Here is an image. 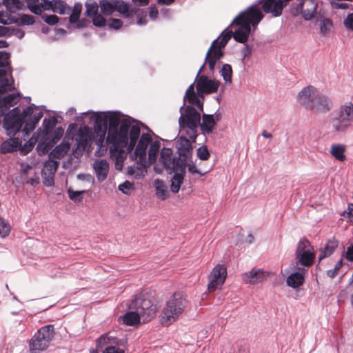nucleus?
Here are the masks:
<instances>
[{
	"mask_svg": "<svg viewBox=\"0 0 353 353\" xmlns=\"http://www.w3.org/2000/svg\"><path fill=\"white\" fill-rule=\"evenodd\" d=\"M143 123L120 111H112V160L115 168L121 170L127 154L134 161L126 168L129 176L135 179L143 178L147 168L154 164L159 153V141H152L149 133L141 134Z\"/></svg>",
	"mask_w": 353,
	"mask_h": 353,
	"instance_id": "1",
	"label": "nucleus"
},
{
	"mask_svg": "<svg viewBox=\"0 0 353 353\" xmlns=\"http://www.w3.org/2000/svg\"><path fill=\"white\" fill-rule=\"evenodd\" d=\"M84 123L90 125L92 128L88 125L81 127L77 137H75V148H73L72 154L74 157L78 159L85 151L88 143L94 141L99 146L102 147L105 134V141L108 145L110 143V111H107L105 114L102 112H84Z\"/></svg>",
	"mask_w": 353,
	"mask_h": 353,
	"instance_id": "2",
	"label": "nucleus"
},
{
	"mask_svg": "<svg viewBox=\"0 0 353 353\" xmlns=\"http://www.w3.org/2000/svg\"><path fill=\"white\" fill-rule=\"evenodd\" d=\"M263 17L261 9L256 4H252L241 12L219 37L221 39L228 37L227 43L232 37L237 42L245 43L251 32V26L256 27Z\"/></svg>",
	"mask_w": 353,
	"mask_h": 353,
	"instance_id": "3",
	"label": "nucleus"
},
{
	"mask_svg": "<svg viewBox=\"0 0 353 353\" xmlns=\"http://www.w3.org/2000/svg\"><path fill=\"white\" fill-rule=\"evenodd\" d=\"M297 101L305 109L315 114H327L334 108L332 97L319 92L312 85L303 88L297 95Z\"/></svg>",
	"mask_w": 353,
	"mask_h": 353,
	"instance_id": "4",
	"label": "nucleus"
},
{
	"mask_svg": "<svg viewBox=\"0 0 353 353\" xmlns=\"http://www.w3.org/2000/svg\"><path fill=\"white\" fill-rule=\"evenodd\" d=\"M180 117L179 118V125L180 130L192 140L196 141L198 137V128L201 121V112L194 107L187 105L186 103L179 109Z\"/></svg>",
	"mask_w": 353,
	"mask_h": 353,
	"instance_id": "5",
	"label": "nucleus"
},
{
	"mask_svg": "<svg viewBox=\"0 0 353 353\" xmlns=\"http://www.w3.org/2000/svg\"><path fill=\"white\" fill-rule=\"evenodd\" d=\"M34 104L26 107L23 112L19 107H15L8 112L3 120V127L8 135L14 137L21 132L26 124V119L34 112Z\"/></svg>",
	"mask_w": 353,
	"mask_h": 353,
	"instance_id": "6",
	"label": "nucleus"
},
{
	"mask_svg": "<svg viewBox=\"0 0 353 353\" xmlns=\"http://www.w3.org/2000/svg\"><path fill=\"white\" fill-rule=\"evenodd\" d=\"M188 301L183 292H174L166 301L161 314V323L168 326L174 323L187 306Z\"/></svg>",
	"mask_w": 353,
	"mask_h": 353,
	"instance_id": "7",
	"label": "nucleus"
},
{
	"mask_svg": "<svg viewBox=\"0 0 353 353\" xmlns=\"http://www.w3.org/2000/svg\"><path fill=\"white\" fill-rule=\"evenodd\" d=\"M176 157H173L172 150L170 148L163 147L160 152L159 162L168 172H173L174 174L171 179L170 190L176 194L178 193L181 185L184 181V172L176 170L175 159Z\"/></svg>",
	"mask_w": 353,
	"mask_h": 353,
	"instance_id": "8",
	"label": "nucleus"
},
{
	"mask_svg": "<svg viewBox=\"0 0 353 353\" xmlns=\"http://www.w3.org/2000/svg\"><path fill=\"white\" fill-rule=\"evenodd\" d=\"M353 123V103L347 102L341 105L339 110L332 114L330 123L332 131L337 134L345 133Z\"/></svg>",
	"mask_w": 353,
	"mask_h": 353,
	"instance_id": "9",
	"label": "nucleus"
},
{
	"mask_svg": "<svg viewBox=\"0 0 353 353\" xmlns=\"http://www.w3.org/2000/svg\"><path fill=\"white\" fill-rule=\"evenodd\" d=\"M353 123V103L347 102L341 105L339 110L332 114L330 123L332 131L337 134L345 133Z\"/></svg>",
	"mask_w": 353,
	"mask_h": 353,
	"instance_id": "10",
	"label": "nucleus"
},
{
	"mask_svg": "<svg viewBox=\"0 0 353 353\" xmlns=\"http://www.w3.org/2000/svg\"><path fill=\"white\" fill-rule=\"evenodd\" d=\"M54 335V330L52 325H47L39 329L29 342L31 353H40L46 350Z\"/></svg>",
	"mask_w": 353,
	"mask_h": 353,
	"instance_id": "11",
	"label": "nucleus"
},
{
	"mask_svg": "<svg viewBox=\"0 0 353 353\" xmlns=\"http://www.w3.org/2000/svg\"><path fill=\"white\" fill-rule=\"evenodd\" d=\"M192 140L181 135L176 141V148L178 156L175 159V168L176 170L184 172L185 175L187 161L192 155Z\"/></svg>",
	"mask_w": 353,
	"mask_h": 353,
	"instance_id": "12",
	"label": "nucleus"
},
{
	"mask_svg": "<svg viewBox=\"0 0 353 353\" xmlns=\"http://www.w3.org/2000/svg\"><path fill=\"white\" fill-rule=\"evenodd\" d=\"M128 308L137 310L141 314L143 321H150L157 312V307L152 301L142 295L132 296Z\"/></svg>",
	"mask_w": 353,
	"mask_h": 353,
	"instance_id": "13",
	"label": "nucleus"
},
{
	"mask_svg": "<svg viewBox=\"0 0 353 353\" xmlns=\"http://www.w3.org/2000/svg\"><path fill=\"white\" fill-rule=\"evenodd\" d=\"M296 265L299 270H301L300 266L310 267L314 261L315 254L313 252V248L310 241L302 238L297 243L296 252Z\"/></svg>",
	"mask_w": 353,
	"mask_h": 353,
	"instance_id": "14",
	"label": "nucleus"
},
{
	"mask_svg": "<svg viewBox=\"0 0 353 353\" xmlns=\"http://www.w3.org/2000/svg\"><path fill=\"white\" fill-rule=\"evenodd\" d=\"M228 37L223 38L219 41V37L214 40L208 49L205 58V63H208L209 69L211 72H214L215 65L224 55L223 49L227 45V40Z\"/></svg>",
	"mask_w": 353,
	"mask_h": 353,
	"instance_id": "15",
	"label": "nucleus"
},
{
	"mask_svg": "<svg viewBox=\"0 0 353 353\" xmlns=\"http://www.w3.org/2000/svg\"><path fill=\"white\" fill-rule=\"evenodd\" d=\"M297 4L291 6V13L294 17L301 14L305 20H310L314 17L316 10L317 3L316 0H296Z\"/></svg>",
	"mask_w": 353,
	"mask_h": 353,
	"instance_id": "16",
	"label": "nucleus"
},
{
	"mask_svg": "<svg viewBox=\"0 0 353 353\" xmlns=\"http://www.w3.org/2000/svg\"><path fill=\"white\" fill-rule=\"evenodd\" d=\"M227 276V269L224 265H216L209 275V283L208 290L212 292L221 289Z\"/></svg>",
	"mask_w": 353,
	"mask_h": 353,
	"instance_id": "17",
	"label": "nucleus"
},
{
	"mask_svg": "<svg viewBox=\"0 0 353 353\" xmlns=\"http://www.w3.org/2000/svg\"><path fill=\"white\" fill-rule=\"evenodd\" d=\"M220 83L215 79H210L205 75H201L196 80V91H202L206 94L216 92Z\"/></svg>",
	"mask_w": 353,
	"mask_h": 353,
	"instance_id": "18",
	"label": "nucleus"
},
{
	"mask_svg": "<svg viewBox=\"0 0 353 353\" xmlns=\"http://www.w3.org/2000/svg\"><path fill=\"white\" fill-rule=\"evenodd\" d=\"M262 2V8L265 13H272L274 17L282 14L285 3L281 0H257L255 4L257 6Z\"/></svg>",
	"mask_w": 353,
	"mask_h": 353,
	"instance_id": "19",
	"label": "nucleus"
},
{
	"mask_svg": "<svg viewBox=\"0 0 353 353\" xmlns=\"http://www.w3.org/2000/svg\"><path fill=\"white\" fill-rule=\"evenodd\" d=\"M43 115V112L40 111L34 114L33 116L32 114L31 116L27 117L26 124L22 130V137H21V139H23L24 141L26 140L29 137L30 133L34 130L37 124L42 118Z\"/></svg>",
	"mask_w": 353,
	"mask_h": 353,
	"instance_id": "20",
	"label": "nucleus"
},
{
	"mask_svg": "<svg viewBox=\"0 0 353 353\" xmlns=\"http://www.w3.org/2000/svg\"><path fill=\"white\" fill-rule=\"evenodd\" d=\"M114 10L123 14L124 18L130 20V23L134 21V15L136 14L135 10H130L128 3L123 1L112 0V13Z\"/></svg>",
	"mask_w": 353,
	"mask_h": 353,
	"instance_id": "21",
	"label": "nucleus"
},
{
	"mask_svg": "<svg viewBox=\"0 0 353 353\" xmlns=\"http://www.w3.org/2000/svg\"><path fill=\"white\" fill-rule=\"evenodd\" d=\"M266 276L265 272L262 270L258 269L255 270L253 269L243 275V280L248 284H256L262 282Z\"/></svg>",
	"mask_w": 353,
	"mask_h": 353,
	"instance_id": "22",
	"label": "nucleus"
},
{
	"mask_svg": "<svg viewBox=\"0 0 353 353\" xmlns=\"http://www.w3.org/2000/svg\"><path fill=\"white\" fill-rule=\"evenodd\" d=\"M199 128L203 135L210 134L213 132L216 124L212 114L203 113L201 116Z\"/></svg>",
	"mask_w": 353,
	"mask_h": 353,
	"instance_id": "23",
	"label": "nucleus"
},
{
	"mask_svg": "<svg viewBox=\"0 0 353 353\" xmlns=\"http://www.w3.org/2000/svg\"><path fill=\"white\" fill-rule=\"evenodd\" d=\"M22 141L19 137H11L4 141L0 145V152L6 154L17 151L21 147Z\"/></svg>",
	"mask_w": 353,
	"mask_h": 353,
	"instance_id": "24",
	"label": "nucleus"
},
{
	"mask_svg": "<svg viewBox=\"0 0 353 353\" xmlns=\"http://www.w3.org/2000/svg\"><path fill=\"white\" fill-rule=\"evenodd\" d=\"M97 180L103 181L106 178L109 170V164L105 160L96 161L93 164Z\"/></svg>",
	"mask_w": 353,
	"mask_h": 353,
	"instance_id": "25",
	"label": "nucleus"
},
{
	"mask_svg": "<svg viewBox=\"0 0 353 353\" xmlns=\"http://www.w3.org/2000/svg\"><path fill=\"white\" fill-rule=\"evenodd\" d=\"M70 148V144L68 142L63 141L52 150L48 157L59 161L67 154Z\"/></svg>",
	"mask_w": 353,
	"mask_h": 353,
	"instance_id": "26",
	"label": "nucleus"
},
{
	"mask_svg": "<svg viewBox=\"0 0 353 353\" xmlns=\"http://www.w3.org/2000/svg\"><path fill=\"white\" fill-rule=\"evenodd\" d=\"M54 141L50 139V136H42V138L37 143L36 150L39 155H43L48 152V151L54 146Z\"/></svg>",
	"mask_w": 353,
	"mask_h": 353,
	"instance_id": "27",
	"label": "nucleus"
},
{
	"mask_svg": "<svg viewBox=\"0 0 353 353\" xmlns=\"http://www.w3.org/2000/svg\"><path fill=\"white\" fill-rule=\"evenodd\" d=\"M82 10V4L79 2L74 3L73 8L71 10L72 13L69 17V21L70 23H76L79 22L77 26L81 28L84 26L85 20L82 19L79 21V17Z\"/></svg>",
	"mask_w": 353,
	"mask_h": 353,
	"instance_id": "28",
	"label": "nucleus"
},
{
	"mask_svg": "<svg viewBox=\"0 0 353 353\" xmlns=\"http://www.w3.org/2000/svg\"><path fill=\"white\" fill-rule=\"evenodd\" d=\"M131 310L124 314L123 321L127 325L136 326L140 323L141 317L142 316L137 310Z\"/></svg>",
	"mask_w": 353,
	"mask_h": 353,
	"instance_id": "29",
	"label": "nucleus"
},
{
	"mask_svg": "<svg viewBox=\"0 0 353 353\" xmlns=\"http://www.w3.org/2000/svg\"><path fill=\"white\" fill-rule=\"evenodd\" d=\"M287 285L292 288H296L302 285L304 282V276L302 272H295L290 274L286 280Z\"/></svg>",
	"mask_w": 353,
	"mask_h": 353,
	"instance_id": "30",
	"label": "nucleus"
},
{
	"mask_svg": "<svg viewBox=\"0 0 353 353\" xmlns=\"http://www.w3.org/2000/svg\"><path fill=\"white\" fill-rule=\"evenodd\" d=\"M339 242L335 239H330L325 244L323 249L320 250L319 256V260L321 261L323 259L330 256L338 247Z\"/></svg>",
	"mask_w": 353,
	"mask_h": 353,
	"instance_id": "31",
	"label": "nucleus"
},
{
	"mask_svg": "<svg viewBox=\"0 0 353 353\" xmlns=\"http://www.w3.org/2000/svg\"><path fill=\"white\" fill-rule=\"evenodd\" d=\"M19 101V94L12 93L0 99V106L6 112L10 107L14 105Z\"/></svg>",
	"mask_w": 353,
	"mask_h": 353,
	"instance_id": "32",
	"label": "nucleus"
},
{
	"mask_svg": "<svg viewBox=\"0 0 353 353\" xmlns=\"http://www.w3.org/2000/svg\"><path fill=\"white\" fill-rule=\"evenodd\" d=\"M330 154L338 161H344L346 159L345 155V147L341 144H332L330 148Z\"/></svg>",
	"mask_w": 353,
	"mask_h": 353,
	"instance_id": "33",
	"label": "nucleus"
},
{
	"mask_svg": "<svg viewBox=\"0 0 353 353\" xmlns=\"http://www.w3.org/2000/svg\"><path fill=\"white\" fill-rule=\"evenodd\" d=\"M57 123V119L54 116L49 117L48 118H45L43 121V135L45 137H48L50 134H52L53 129Z\"/></svg>",
	"mask_w": 353,
	"mask_h": 353,
	"instance_id": "34",
	"label": "nucleus"
},
{
	"mask_svg": "<svg viewBox=\"0 0 353 353\" xmlns=\"http://www.w3.org/2000/svg\"><path fill=\"white\" fill-rule=\"evenodd\" d=\"M59 166V161L55 160L52 158H50V157H48V159L46 160L44 163V166L42 170V174H46V172L47 174H51L54 175L57 171Z\"/></svg>",
	"mask_w": 353,
	"mask_h": 353,
	"instance_id": "35",
	"label": "nucleus"
},
{
	"mask_svg": "<svg viewBox=\"0 0 353 353\" xmlns=\"http://www.w3.org/2000/svg\"><path fill=\"white\" fill-rule=\"evenodd\" d=\"M71 7L63 0H54L51 10L59 14H64L71 12Z\"/></svg>",
	"mask_w": 353,
	"mask_h": 353,
	"instance_id": "36",
	"label": "nucleus"
},
{
	"mask_svg": "<svg viewBox=\"0 0 353 353\" xmlns=\"http://www.w3.org/2000/svg\"><path fill=\"white\" fill-rule=\"evenodd\" d=\"M127 340L112 337V353H125Z\"/></svg>",
	"mask_w": 353,
	"mask_h": 353,
	"instance_id": "37",
	"label": "nucleus"
},
{
	"mask_svg": "<svg viewBox=\"0 0 353 353\" xmlns=\"http://www.w3.org/2000/svg\"><path fill=\"white\" fill-rule=\"evenodd\" d=\"M154 185L157 196L162 201L165 200L167 197V189L164 182L162 180L157 179L154 181Z\"/></svg>",
	"mask_w": 353,
	"mask_h": 353,
	"instance_id": "38",
	"label": "nucleus"
},
{
	"mask_svg": "<svg viewBox=\"0 0 353 353\" xmlns=\"http://www.w3.org/2000/svg\"><path fill=\"white\" fill-rule=\"evenodd\" d=\"M85 6L86 16L92 17L98 14L99 4L94 0H87Z\"/></svg>",
	"mask_w": 353,
	"mask_h": 353,
	"instance_id": "39",
	"label": "nucleus"
},
{
	"mask_svg": "<svg viewBox=\"0 0 353 353\" xmlns=\"http://www.w3.org/2000/svg\"><path fill=\"white\" fill-rule=\"evenodd\" d=\"M190 103L189 105L194 107L197 110L203 112V103L199 99V96L196 93L190 95L188 99H186V102Z\"/></svg>",
	"mask_w": 353,
	"mask_h": 353,
	"instance_id": "40",
	"label": "nucleus"
},
{
	"mask_svg": "<svg viewBox=\"0 0 353 353\" xmlns=\"http://www.w3.org/2000/svg\"><path fill=\"white\" fill-rule=\"evenodd\" d=\"M220 73L225 83H230L232 82V69L230 64H223L220 70Z\"/></svg>",
	"mask_w": 353,
	"mask_h": 353,
	"instance_id": "41",
	"label": "nucleus"
},
{
	"mask_svg": "<svg viewBox=\"0 0 353 353\" xmlns=\"http://www.w3.org/2000/svg\"><path fill=\"white\" fill-rule=\"evenodd\" d=\"M3 3L6 9L10 12H15L22 8V3L20 0H3Z\"/></svg>",
	"mask_w": 353,
	"mask_h": 353,
	"instance_id": "42",
	"label": "nucleus"
},
{
	"mask_svg": "<svg viewBox=\"0 0 353 353\" xmlns=\"http://www.w3.org/2000/svg\"><path fill=\"white\" fill-rule=\"evenodd\" d=\"M110 343V336H109V333H106L103 334L97 341L96 348L100 350V351H103L105 347L110 346L109 344Z\"/></svg>",
	"mask_w": 353,
	"mask_h": 353,
	"instance_id": "43",
	"label": "nucleus"
},
{
	"mask_svg": "<svg viewBox=\"0 0 353 353\" xmlns=\"http://www.w3.org/2000/svg\"><path fill=\"white\" fill-rule=\"evenodd\" d=\"M28 8L34 14L41 15V10L39 6V0H25Z\"/></svg>",
	"mask_w": 353,
	"mask_h": 353,
	"instance_id": "44",
	"label": "nucleus"
},
{
	"mask_svg": "<svg viewBox=\"0 0 353 353\" xmlns=\"http://www.w3.org/2000/svg\"><path fill=\"white\" fill-rule=\"evenodd\" d=\"M196 155L199 159L202 161H206L209 159L210 157V152L206 145H202L197 148Z\"/></svg>",
	"mask_w": 353,
	"mask_h": 353,
	"instance_id": "45",
	"label": "nucleus"
},
{
	"mask_svg": "<svg viewBox=\"0 0 353 353\" xmlns=\"http://www.w3.org/2000/svg\"><path fill=\"white\" fill-rule=\"evenodd\" d=\"M84 191H74L72 189L68 190V197L74 202H81L83 199Z\"/></svg>",
	"mask_w": 353,
	"mask_h": 353,
	"instance_id": "46",
	"label": "nucleus"
},
{
	"mask_svg": "<svg viewBox=\"0 0 353 353\" xmlns=\"http://www.w3.org/2000/svg\"><path fill=\"white\" fill-rule=\"evenodd\" d=\"M118 189L123 194L129 195L130 194L131 192L134 190V184L130 182L129 181L126 180L119 185Z\"/></svg>",
	"mask_w": 353,
	"mask_h": 353,
	"instance_id": "47",
	"label": "nucleus"
},
{
	"mask_svg": "<svg viewBox=\"0 0 353 353\" xmlns=\"http://www.w3.org/2000/svg\"><path fill=\"white\" fill-rule=\"evenodd\" d=\"M10 232V227L4 219L0 217V235L5 237L8 235Z\"/></svg>",
	"mask_w": 353,
	"mask_h": 353,
	"instance_id": "48",
	"label": "nucleus"
},
{
	"mask_svg": "<svg viewBox=\"0 0 353 353\" xmlns=\"http://www.w3.org/2000/svg\"><path fill=\"white\" fill-rule=\"evenodd\" d=\"M41 19L48 25L53 26L59 22V18L54 14L48 15L44 14L41 15Z\"/></svg>",
	"mask_w": 353,
	"mask_h": 353,
	"instance_id": "49",
	"label": "nucleus"
},
{
	"mask_svg": "<svg viewBox=\"0 0 353 353\" xmlns=\"http://www.w3.org/2000/svg\"><path fill=\"white\" fill-rule=\"evenodd\" d=\"M99 6L101 12L105 15H110V1L108 0H101Z\"/></svg>",
	"mask_w": 353,
	"mask_h": 353,
	"instance_id": "50",
	"label": "nucleus"
},
{
	"mask_svg": "<svg viewBox=\"0 0 353 353\" xmlns=\"http://www.w3.org/2000/svg\"><path fill=\"white\" fill-rule=\"evenodd\" d=\"M94 26L97 27H104L106 24V19L99 13L92 17Z\"/></svg>",
	"mask_w": 353,
	"mask_h": 353,
	"instance_id": "51",
	"label": "nucleus"
},
{
	"mask_svg": "<svg viewBox=\"0 0 353 353\" xmlns=\"http://www.w3.org/2000/svg\"><path fill=\"white\" fill-rule=\"evenodd\" d=\"M78 127L76 123H70L66 131L65 136L69 139H74V136L78 133Z\"/></svg>",
	"mask_w": 353,
	"mask_h": 353,
	"instance_id": "52",
	"label": "nucleus"
},
{
	"mask_svg": "<svg viewBox=\"0 0 353 353\" xmlns=\"http://www.w3.org/2000/svg\"><path fill=\"white\" fill-rule=\"evenodd\" d=\"M343 25L347 30L353 32V12L348 14L344 19Z\"/></svg>",
	"mask_w": 353,
	"mask_h": 353,
	"instance_id": "53",
	"label": "nucleus"
},
{
	"mask_svg": "<svg viewBox=\"0 0 353 353\" xmlns=\"http://www.w3.org/2000/svg\"><path fill=\"white\" fill-rule=\"evenodd\" d=\"M63 134V129L62 127H58L52 134H50V139L54 141V144L61 139Z\"/></svg>",
	"mask_w": 353,
	"mask_h": 353,
	"instance_id": "54",
	"label": "nucleus"
},
{
	"mask_svg": "<svg viewBox=\"0 0 353 353\" xmlns=\"http://www.w3.org/2000/svg\"><path fill=\"white\" fill-rule=\"evenodd\" d=\"M42 174V179H43V183L46 186L50 187L54 185V174Z\"/></svg>",
	"mask_w": 353,
	"mask_h": 353,
	"instance_id": "55",
	"label": "nucleus"
},
{
	"mask_svg": "<svg viewBox=\"0 0 353 353\" xmlns=\"http://www.w3.org/2000/svg\"><path fill=\"white\" fill-rule=\"evenodd\" d=\"M10 54L6 51H0V68H4L8 64Z\"/></svg>",
	"mask_w": 353,
	"mask_h": 353,
	"instance_id": "56",
	"label": "nucleus"
},
{
	"mask_svg": "<svg viewBox=\"0 0 353 353\" xmlns=\"http://www.w3.org/2000/svg\"><path fill=\"white\" fill-rule=\"evenodd\" d=\"M54 1V0H41V2L39 3V6L41 10V12L43 10H51Z\"/></svg>",
	"mask_w": 353,
	"mask_h": 353,
	"instance_id": "57",
	"label": "nucleus"
},
{
	"mask_svg": "<svg viewBox=\"0 0 353 353\" xmlns=\"http://www.w3.org/2000/svg\"><path fill=\"white\" fill-rule=\"evenodd\" d=\"M330 26H332V21L331 19L327 18L324 19L321 23V32L323 34H325L327 33V28Z\"/></svg>",
	"mask_w": 353,
	"mask_h": 353,
	"instance_id": "58",
	"label": "nucleus"
},
{
	"mask_svg": "<svg viewBox=\"0 0 353 353\" xmlns=\"http://www.w3.org/2000/svg\"><path fill=\"white\" fill-rule=\"evenodd\" d=\"M20 21L23 25H32L35 21L34 17L28 14H23L20 17Z\"/></svg>",
	"mask_w": 353,
	"mask_h": 353,
	"instance_id": "59",
	"label": "nucleus"
},
{
	"mask_svg": "<svg viewBox=\"0 0 353 353\" xmlns=\"http://www.w3.org/2000/svg\"><path fill=\"white\" fill-rule=\"evenodd\" d=\"M186 168H188V172L192 174H199L201 176H203L205 174V173H202L193 163H187Z\"/></svg>",
	"mask_w": 353,
	"mask_h": 353,
	"instance_id": "60",
	"label": "nucleus"
},
{
	"mask_svg": "<svg viewBox=\"0 0 353 353\" xmlns=\"http://www.w3.org/2000/svg\"><path fill=\"white\" fill-rule=\"evenodd\" d=\"M140 11L139 9H137V10H135V14L134 15V17L136 16L137 18V24L139 25V26H145L147 23V20H146V14H143L142 16H140L139 14L138 13Z\"/></svg>",
	"mask_w": 353,
	"mask_h": 353,
	"instance_id": "61",
	"label": "nucleus"
},
{
	"mask_svg": "<svg viewBox=\"0 0 353 353\" xmlns=\"http://www.w3.org/2000/svg\"><path fill=\"white\" fill-rule=\"evenodd\" d=\"M252 52V48L248 44H245L244 48L242 49L241 53L243 55L242 61H243L246 57H248L251 55Z\"/></svg>",
	"mask_w": 353,
	"mask_h": 353,
	"instance_id": "62",
	"label": "nucleus"
},
{
	"mask_svg": "<svg viewBox=\"0 0 353 353\" xmlns=\"http://www.w3.org/2000/svg\"><path fill=\"white\" fill-rule=\"evenodd\" d=\"M158 14H159V11L157 9L156 6H151L150 7V12H149V16H150V19L152 20L157 19L158 17Z\"/></svg>",
	"mask_w": 353,
	"mask_h": 353,
	"instance_id": "63",
	"label": "nucleus"
},
{
	"mask_svg": "<svg viewBox=\"0 0 353 353\" xmlns=\"http://www.w3.org/2000/svg\"><path fill=\"white\" fill-rule=\"evenodd\" d=\"M123 26V21L119 19L112 18V29L119 30Z\"/></svg>",
	"mask_w": 353,
	"mask_h": 353,
	"instance_id": "64",
	"label": "nucleus"
}]
</instances>
